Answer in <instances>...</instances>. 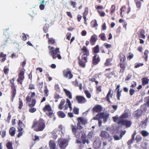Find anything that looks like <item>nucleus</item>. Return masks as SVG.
I'll list each match as a JSON object with an SVG mask.
<instances>
[{
  "mask_svg": "<svg viewBox=\"0 0 149 149\" xmlns=\"http://www.w3.org/2000/svg\"><path fill=\"white\" fill-rule=\"evenodd\" d=\"M109 116V114L108 113H102L98 114L95 117L93 118V119L94 120H99L100 118L101 119H103L104 122L105 123L107 121Z\"/></svg>",
  "mask_w": 149,
  "mask_h": 149,
  "instance_id": "obj_3",
  "label": "nucleus"
},
{
  "mask_svg": "<svg viewBox=\"0 0 149 149\" xmlns=\"http://www.w3.org/2000/svg\"><path fill=\"white\" fill-rule=\"evenodd\" d=\"M3 70L4 73L5 74H8L9 71V70L6 66H5L4 67Z\"/></svg>",
  "mask_w": 149,
  "mask_h": 149,
  "instance_id": "obj_49",
  "label": "nucleus"
},
{
  "mask_svg": "<svg viewBox=\"0 0 149 149\" xmlns=\"http://www.w3.org/2000/svg\"><path fill=\"white\" fill-rule=\"evenodd\" d=\"M68 141L65 139L60 138L58 140V143L60 148L65 149L68 145Z\"/></svg>",
  "mask_w": 149,
  "mask_h": 149,
  "instance_id": "obj_4",
  "label": "nucleus"
},
{
  "mask_svg": "<svg viewBox=\"0 0 149 149\" xmlns=\"http://www.w3.org/2000/svg\"><path fill=\"white\" fill-rule=\"evenodd\" d=\"M97 11L100 14V15L102 17H104L105 15V13L102 12L101 10H98Z\"/></svg>",
  "mask_w": 149,
  "mask_h": 149,
  "instance_id": "obj_40",
  "label": "nucleus"
},
{
  "mask_svg": "<svg viewBox=\"0 0 149 149\" xmlns=\"http://www.w3.org/2000/svg\"><path fill=\"white\" fill-rule=\"evenodd\" d=\"M77 119L78 123L82 125L85 124L87 122V120L86 119H85L82 118H79Z\"/></svg>",
  "mask_w": 149,
  "mask_h": 149,
  "instance_id": "obj_17",
  "label": "nucleus"
},
{
  "mask_svg": "<svg viewBox=\"0 0 149 149\" xmlns=\"http://www.w3.org/2000/svg\"><path fill=\"white\" fill-rule=\"evenodd\" d=\"M112 94H111V90L110 89V91L108 92L106 97V98L107 100L109 102H110V101L109 100V97H112Z\"/></svg>",
  "mask_w": 149,
  "mask_h": 149,
  "instance_id": "obj_21",
  "label": "nucleus"
},
{
  "mask_svg": "<svg viewBox=\"0 0 149 149\" xmlns=\"http://www.w3.org/2000/svg\"><path fill=\"white\" fill-rule=\"evenodd\" d=\"M143 65V64L142 63H139L138 64H136L135 66V68H138L140 66H142Z\"/></svg>",
  "mask_w": 149,
  "mask_h": 149,
  "instance_id": "obj_53",
  "label": "nucleus"
},
{
  "mask_svg": "<svg viewBox=\"0 0 149 149\" xmlns=\"http://www.w3.org/2000/svg\"><path fill=\"white\" fill-rule=\"evenodd\" d=\"M124 8H125V6H123L121 8H120V11H121V12H120V15L122 17H123V15H122V11H123V9Z\"/></svg>",
  "mask_w": 149,
  "mask_h": 149,
  "instance_id": "obj_63",
  "label": "nucleus"
},
{
  "mask_svg": "<svg viewBox=\"0 0 149 149\" xmlns=\"http://www.w3.org/2000/svg\"><path fill=\"white\" fill-rule=\"evenodd\" d=\"M93 132H91L88 133V136L89 138H91L93 136Z\"/></svg>",
  "mask_w": 149,
  "mask_h": 149,
  "instance_id": "obj_51",
  "label": "nucleus"
},
{
  "mask_svg": "<svg viewBox=\"0 0 149 149\" xmlns=\"http://www.w3.org/2000/svg\"><path fill=\"white\" fill-rule=\"evenodd\" d=\"M12 144L10 142H9L7 143L6 146L8 149H13L12 148Z\"/></svg>",
  "mask_w": 149,
  "mask_h": 149,
  "instance_id": "obj_28",
  "label": "nucleus"
},
{
  "mask_svg": "<svg viewBox=\"0 0 149 149\" xmlns=\"http://www.w3.org/2000/svg\"><path fill=\"white\" fill-rule=\"evenodd\" d=\"M19 109H21L23 103H22V101H21L20 100V99H19Z\"/></svg>",
  "mask_w": 149,
  "mask_h": 149,
  "instance_id": "obj_52",
  "label": "nucleus"
},
{
  "mask_svg": "<svg viewBox=\"0 0 149 149\" xmlns=\"http://www.w3.org/2000/svg\"><path fill=\"white\" fill-rule=\"evenodd\" d=\"M6 54H4L2 52L0 54V57L3 58L1 60V61L2 62H3L6 59Z\"/></svg>",
  "mask_w": 149,
  "mask_h": 149,
  "instance_id": "obj_27",
  "label": "nucleus"
},
{
  "mask_svg": "<svg viewBox=\"0 0 149 149\" xmlns=\"http://www.w3.org/2000/svg\"><path fill=\"white\" fill-rule=\"evenodd\" d=\"M96 56L97 55H95L94 56L93 60V63L95 64H97L99 61L98 58H96Z\"/></svg>",
  "mask_w": 149,
  "mask_h": 149,
  "instance_id": "obj_30",
  "label": "nucleus"
},
{
  "mask_svg": "<svg viewBox=\"0 0 149 149\" xmlns=\"http://www.w3.org/2000/svg\"><path fill=\"white\" fill-rule=\"evenodd\" d=\"M85 93L86 94L87 97L88 98H89L91 97V94L88 91H85Z\"/></svg>",
  "mask_w": 149,
  "mask_h": 149,
  "instance_id": "obj_47",
  "label": "nucleus"
},
{
  "mask_svg": "<svg viewBox=\"0 0 149 149\" xmlns=\"http://www.w3.org/2000/svg\"><path fill=\"white\" fill-rule=\"evenodd\" d=\"M18 125L19 127H23L24 126V124L22 123V121L20 120H19Z\"/></svg>",
  "mask_w": 149,
  "mask_h": 149,
  "instance_id": "obj_54",
  "label": "nucleus"
},
{
  "mask_svg": "<svg viewBox=\"0 0 149 149\" xmlns=\"http://www.w3.org/2000/svg\"><path fill=\"white\" fill-rule=\"evenodd\" d=\"M148 119H146L144 121L141 122V127L143 128H146L147 124Z\"/></svg>",
  "mask_w": 149,
  "mask_h": 149,
  "instance_id": "obj_22",
  "label": "nucleus"
},
{
  "mask_svg": "<svg viewBox=\"0 0 149 149\" xmlns=\"http://www.w3.org/2000/svg\"><path fill=\"white\" fill-rule=\"evenodd\" d=\"M142 139V138L141 136L137 135L136 138V141L137 142H139L141 141Z\"/></svg>",
  "mask_w": 149,
  "mask_h": 149,
  "instance_id": "obj_41",
  "label": "nucleus"
},
{
  "mask_svg": "<svg viewBox=\"0 0 149 149\" xmlns=\"http://www.w3.org/2000/svg\"><path fill=\"white\" fill-rule=\"evenodd\" d=\"M99 36L101 38V39L102 40L104 41L106 40V38L104 34H101Z\"/></svg>",
  "mask_w": 149,
  "mask_h": 149,
  "instance_id": "obj_37",
  "label": "nucleus"
},
{
  "mask_svg": "<svg viewBox=\"0 0 149 149\" xmlns=\"http://www.w3.org/2000/svg\"><path fill=\"white\" fill-rule=\"evenodd\" d=\"M92 25L93 24V27H95L97 26L98 25V24L97 23V22L96 20H93L91 22Z\"/></svg>",
  "mask_w": 149,
  "mask_h": 149,
  "instance_id": "obj_42",
  "label": "nucleus"
},
{
  "mask_svg": "<svg viewBox=\"0 0 149 149\" xmlns=\"http://www.w3.org/2000/svg\"><path fill=\"white\" fill-rule=\"evenodd\" d=\"M74 113L76 114H79V109L76 107H74Z\"/></svg>",
  "mask_w": 149,
  "mask_h": 149,
  "instance_id": "obj_48",
  "label": "nucleus"
},
{
  "mask_svg": "<svg viewBox=\"0 0 149 149\" xmlns=\"http://www.w3.org/2000/svg\"><path fill=\"white\" fill-rule=\"evenodd\" d=\"M63 75L64 77L68 79H71L73 76V75L70 71L67 70L63 72Z\"/></svg>",
  "mask_w": 149,
  "mask_h": 149,
  "instance_id": "obj_10",
  "label": "nucleus"
},
{
  "mask_svg": "<svg viewBox=\"0 0 149 149\" xmlns=\"http://www.w3.org/2000/svg\"><path fill=\"white\" fill-rule=\"evenodd\" d=\"M118 123L121 125H125L126 127H128L131 126L132 123L131 121L127 120H124L120 119L118 121Z\"/></svg>",
  "mask_w": 149,
  "mask_h": 149,
  "instance_id": "obj_6",
  "label": "nucleus"
},
{
  "mask_svg": "<svg viewBox=\"0 0 149 149\" xmlns=\"http://www.w3.org/2000/svg\"><path fill=\"white\" fill-rule=\"evenodd\" d=\"M82 124H80L79 123H78L77 124V128L79 130H81L82 128V127L81 125Z\"/></svg>",
  "mask_w": 149,
  "mask_h": 149,
  "instance_id": "obj_57",
  "label": "nucleus"
},
{
  "mask_svg": "<svg viewBox=\"0 0 149 149\" xmlns=\"http://www.w3.org/2000/svg\"><path fill=\"white\" fill-rule=\"evenodd\" d=\"M54 97L56 99H58L61 98V97L58 95L56 94L54 95Z\"/></svg>",
  "mask_w": 149,
  "mask_h": 149,
  "instance_id": "obj_59",
  "label": "nucleus"
},
{
  "mask_svg": "<svg viewBox=\"0 0 149 149\" xmlns=\"http://www.w3.org/2000/svg\"><path fill=\"white\" fill-rule=\"evenodd\" d=\"M59 116L60 118H63L65 116V114L61 111H59L58 112Z\"/></svg>",
  "mask_w": 149,
  "mask_h": 149,
  "instance_id": "obj_35",
  "label": "nucleus"
},
{
  "mask_svg": "<svg viewBox=\"0 0 149 149\" xmlns=\"http://www.w3.org/2000/svg\"><path fill=\"white\" fill-rule=\"evenodd\" d=\"M48 42L49 44H53L55 42V41L54 39L52 38H49Z\"/></svg>",
  "mask_w": 149,
  "mask_h": 149,
  "instance_id": "obj_43",
  "label": "nucleus"
},
{
  "mask_svg": "<svg viewBox=\"0 0 149 149\" xmlns=\"http://www.w3.org/2000/svg\"><path fill=\"white\" fill-rule=\"evenodd\" d=\"M93 111L97 112H99L102 110V108L101 106L99 105L95 107L93 109Z\"/></svg>",
  "mask_w": 149,
  "mask_h": 149,
  "instance_id": "obj_15",
  "label": "nucleus"
},
{
  "mask_svg": "<svg viewBox=\"0 0 149 149\" xmlns=\"http://www.w3.org/2000/svg\"><path fill=\"white\" fill-rule=\"evenodd\" d=\"M114 72H111L110 74H106V76L109 79H110L112 77V76L111 75H113Z\"/></svg>",
  "mask_w": 149,
  "mask_h": 149,
  "instance_id": "obj_44",
  "label": "nucleus"
},
{
  "mask_svg": "<svg viewBox=\"0 0 149 149\" xmlns=\"http://www.w3.org/2000/svg\"><path fill=\"white\" fill-rule=\"evenodd\" d=\"M36 108L33 107H31V108L29 109V111L30 112L33 113L36 111Z\"/></svg>",
  "mask_w": 149,
  "mask_h": 149,
  "instance_id": "obj_46",
  "label": "nucleus"
},
{
  "mask_svg": "<svg viewBox=\"0 0 149 149\" xmlns=\"http://www.w3.org/2000/svg\"><path fill=\"white\" fill-rule=\"evenodd\" d=\"M71 104L70 101V100L67 99H66V104L64 109L65 110H66L68 109V107L70 108V110H71L72 109V107H71Z\"/></svg>",
  "mask_w": 149,
  "mask_h": 149,
  "instance_id": "obj_14",
  "label": "nucleus"
},
{
  "mask_svg": "<svg viewBox=\"0 0 149 149\" xmlns=\"http://www.w3.org/2000/svg\"><path fill=\"white\" fill-rule=\"evenodd\" d=\"M100 136L103 138H107L109 136V135L107 132L105 131H102L101 132Z\"/></svg>",
  "mask_w": 149,
  "mask_h": 149,
  "instance_id": "obj_12",
  "label": "nucleus"
},
{
  "mask_svg": "<svg viewBox=\"0 0 149 149\" xmlns=\"http://www.w3.org/2000/svg\"><path fill=\"white\" fill-rule=\"evenodd\" d=\"M141 133L144 136H146L148 134V133L146 131L143 130L141 131Z\"/></svg>",
  "mask_w": 149,
  "mask_h": 149,
  "instance_id": "obj_38",
  "label": "nucleus"
},
{
  "mask_svg": "<svg viewBox=\"0 0 149 149\" xmlns=\"http://www.w3.org/2000/svg\"><path fill=\"white\" fill-rule=\"evenodd\" d=\"M93 52L95 53H97L99 52V46L98 45L94 48Z\"/></svg>",
  "mask_w": 149,
  "mask_h": 149,
  "instance_id": "obj_32",
  "label": "nucleus"
},
{
  "mask_svg": "<svg viewBox=\"0 0 149 149\" xmlns=\"http://www.w3.org/2000/svg\"><path fill=\"white\" fill-rule=\"evenodd\" d=\"M36 101L34 99H32V102L31 103H29V106L30 107H33L35 104Z\"/></svg>",
  "mask_w": 149,
  "mask_h": 149,
  "instance_id": "obj_34",
  "label": "nucleus"
},
{
  "mask_svg": "<svg viewBox=\"0 0 149 149\" xmlns=\"http://www.w3.org/2000/svg\"><path fill=\"white\" fill-rule=\"evenodd\" d=\"M16 93L15 90H13V93H12L13 95H12V101H13V98L15 97V96L16 94Z\"/></svg>",
  "mask_w": 149,
  "mask_h": 149,
  "instance_id": "obj_62",
  "label": "nucleus"
},
{
  "mask_svg": "<svg viewBox=\"0 0 149 149\" xmlns=\"http://www.w3.org/2000/svg\"><path fill=\"white\" fill-rule=\"evenodd\" d=\"M79 137H80V136L81 135V138L82 140V143L84 144L85 143H86L87 144H88L89 142L88 140L84 139L85 137V134L82 132H80L79 133Z\"/></svg>",
  "mask_w": 149,
  "mask_h": 149,
  "instance_id": "obj_9",
  "label": "nucleus"
},
{
  "mask_svg": "<svg viewBox=\"0 0 149 149\" xmlns=\"http://www.w3.org/2000/svg\"><path fill=\"white\" fill-rule=\"evenodd\" d=\"M44 122V120L42 119H40L38 121L35 119L31 128L36 131H42L45 127V124Z\"/></svg>",
  "mask_w": 149,
  "mask_h": 149,
  "instance_id": "obj_1",
  "label": "nucleus"
},
{
  "mask_svg": "<svg viewBox=\"0 0 149 149\" xmlns=\"http://www.w3.org/2000/svg\"><path fill=\"white\" fill-rule=\"evenodd\" d=\"M65 102V100L62 99L58 105V108L60 109H63L62 106L63 105Z\"/></svg>",
  "mask_w": 149,
  "mask_h": 149,
  "instance_id": "obj_24",
  "label": "nucleus"
},
{
  "mask_svg": "<svg viewBox=\"0 0 149 149\" xmlns=\"http://www.w3.org/2000/svg\"><path fill=\"white\" fill-rule=\"evenodd\" d=\"M87 56L86 54H83L81 59H80L79 57H78V58L79 60V64L82 67L84 68L85 67V63L87 62Z\"/></svg>",
  "mask_w": 149,
  "mask_h": 149,
  "instance_id": "obj_5",
  "label": "nucleus"
},
{
  "mask_svg": "<svg viewBox=\"0 0 149 149\" xmlns=\"http://www.w3.org/2000/svg\"><path fill=\"white\" fill-rule=\"evenodd\" d=\"M111 61V59L109 58L107 59L105 63V65L108 66L111 65L112 64L110 63Z\"/></svg>",
  "mask_w": 149,
  "mask_h": 149,
  "instance_id": "obj_29",
  "label": "nucleus"
},
{
  "mask_svg": "<svg viewBox=\"0 0 149 149\" xmlns=\"http://www.w3.org/2000/svg\"><path fill=\"white\" fill-rule=\"evenodd\" d=\"M29 88L30 89H34V86L33 84H30L29 86Z\"/></svg>",
  "mask_w": 149,
  "mask_h": 149,
  "instance_id": "obj_64",
  "label": "nucleus"
},
{
  "mask_svg": "<svg viewBox=\"0 0 149 149\" xmlns=\"http://www.w3.org/2000/svg\"><path fill=\"white\" fill-rule=\"evenodd\" d=\"M82 51H83V54H86L87 56L89 55V53L88 50L87 49V48L85 47H84L82 49Z\"/></svg>",
  "mask_w": 149,
  "mask_h": 149,
  "instance_id": "obj_26",
  "label": "nucleus"
},
{
  "mask_svg": "<svg viewBox=\"0 0 149 149\" xmlns=\"http://www.w3.org/2000/svg\"><path fill=\"white\" fill-rule=\"evenodd\" d=\"M48 48L49 50V53L52 57L54 59H55L57 57H58L59 59H60L61 58V57L60 54L57 55L58 53H60L58 48H56L55 50H54V47H53L49 46Z\"/></svg>",
  "mask_w": 149,
  "mask_h": 149,
  "instance_id": "obj_2",
  "label": "nucleus"
},
{
  "mask_svg": "<svg viewBox=\"0 0 149 149\" xmlns=\"http://www.w3.org/2000/svg\"><path fill=\"white\" fill-rule=\"evenodd\" d=\"M128 113L124 112L122 115L119 117L118 120L120 119L123 120V119L126 118L128 116Z\"/></svg>",
  "mask_w": 149,
  "mask_h": 149,
  "instance_id": "obj_16",
  "label": "nucleus"
},
{
  "mask_svg": "<svg viewBox=\"0 0 149 149\" xmlns=\"http://www.w3.org/2000/svg\"><path fill=\"white\" fill-rule=\"evenodd\" d=\"M145 33L144 30L143 29H141L139 34L140 37L143 38H146L145 36L144 35Z\"/></svg>",
  "mask_w": 149,
  "mask_h": 149,
  "instance_id": "obj_25",
  "label": "nucleus"
},
{
  "mask_svg": "<svg viewBox=\"0 0 149 149\" xmlns=\"http://www.w3.org/2000/svg\"><path fill=\"white\" fill-rule=\"evenodd\" d=\"M113 137L114 139V140L116 141L119 140L121 139L122 138V136H120H120H119L118 135H114Z\"/></svg>",
  "mask_w": 149,
  "mask_h": 149,
  "instance_id": "obj_31",
  "label": "nucleus"
},
{
  "mask_svg": "<svg viewBox=\"0 0 149 149\" xmlns=\"http://www.w3.org/2000/svg\"><path fill=\"white\" fill-rule=\"evenodd\" d=\"M111 13H113L115 10V7L114 5H113L111 7Z\"/></svg>",
  "mask_w": 149,
  "mask_h": 149,
  "instance_id": "obj_60",
  "label": "nucleus"
},
{
  "mask_svg": "<svg viewBox=\"0 0 149 149\" xmlns=\"http://www.w3.org/2000/svg\"><path fill=\"white\" fill-rule=\"evenodd\" d=\"M149 79L147 78L144 77L142 79V84L143 85H145L148 83Z\"/></svg>",
  "mask_w": 149,
  "mask_h": 149,
  "instance_id": "obj_20",
  "label": "nucleus"
},
{
  "mask_svg": "<svg viewBox=\"0 0 149 149\" xmlns=\"http://www.w3.org/2000/svg\"><path fill=\"white\" fill-rule=\"evenodd\" d=\"M104 46L106 47L107 48H111V45L108 44L107 43H105L104 44Z\"/></svg>",
  "mask_w": 149,
  "mask_h": 149,
  "instance_id": "obj_58",
  "label": "nucleus"
},
{
  "mask_svg": "<svg viewBox=\"0 0 149 149\" xmlns=\"http://www.w3.org/2000/svg\"><path fill=\"white\" fill-rule=\"evenodd\" d=\"M97 36L95 35L92 36L91 38V40L93 42H95L97 40Z\"/></svg>",
  "mask_w": 149,
  "mask_h": 149,
  "instance_id": "obj_36",
  "label": "nucleus"
},
{
  "mask_svg": "<svg viewBox=\"0 0 149 149\" xmlns=\"http://www.w3.org/2000/svg\"><path fill=\"white\" fill-rule=\"evenodd\" d=\"M43 110L45 111L46 110H47L49 111H51V108L49 105H46L45 108L43 109Z\"/></svg>",
  "mask_w": 149,
  "mask_h": 149,
  "instance_id": "obj_33",
  "label": "nucleus"
},
{
  "mask_svg": "<svg viewBox=\"0 0 149 149\" xmlns=\"http://www.w3.org/2000/svg\"><path fill=\"white\" fill-rule=\"evenodd\" d=\"M28 36L27 35H25L24 33H23L22 34V39L24 40H25L26 39V36Z\"/></svg>",
  "mask_w": 149,
  "mask_h": 149,
  "instance_id": "obj_55",
  "label": "nucleus"
},
{
  "mask_svg": "<svg viewBox=\"0 0 149 149\" xmlns=\"http://www.w3.org/2000/svg\"><path fill=\"white\" fill-rule=\"evenodd\" d=\"M63 91L65 93L66 95L70 99L72 98V94L71 92L66 89L64 88Z\"/></svg>",
  "mask_w": 149,
  "mask_h": 149,
  "instance_id": "obj_18",
  "label": "nucleus"
},
{
  "mask_svg": "<svg viewBox=\"0 0 149 149\" xmlns=\"http://www.w3.org/2000/svg\"><path fill=\"white\" fill-rule=\"evenodd\" d=\"M71 127L72 132L74 134V135H75L77 130L78 129L75 126L73 125H71Z\"/></svg>",
  "mask_w": 149,
  "mask_h": 149,
  "instance_id": "obj_23",
  "label": "nucleus"
},
{
  "mask_svg": "<svg viewBox=\"0 0 149 149\" xmlns=\"http://www.w3.org/2000/svg\"><path fill=\"white\" fill-rule=\"evenodd\" d=\"M113 119L114 121L115 122H116L117 121H118V119H119V118H118V115H117L116 116L113 117Z\"/></svg>",
  "mask_w": 149,
  "mask_h": 149,
  "instance_id": "obj_50",
  "label": "nucleus"
},
{
  "mask_svg": "<svg viewBox=\"0 0 149 149\" xmlns=\"http://www.w3.org/2000/svg\"><path fill=\"white\" fill-rule=\"evenodd\" d=\"M120 89H119L118 90L117 93V99L118 100H120V96L121 95V91H119Z\"/></svg>",
  "mask_w": 149,
  "mask_h": 149,
  "instance_id": "obj_39",
  "label": "nucleus"
},
{
  "mask_svg": "<svg viewBox=\"0 0 149 149\" xmlns=\"http://www.w3.org/2000/svg\"><path fill=\"white\" fill-rule=\"evenodd\" d=\"M142 111L140 110H138L135 111L133 114L134 117L138 118L141 115Z\"/></svg>",
  "mask_w": 149,
  "mask_h": 149,
  "instance_id": "obj_13",
  "label": "nucleus"
},
{
  "mask_svg": "<svg viewBox=\"0 0 149 149\" xmlns=\"http://www.w3.org/2000/svg\"><path fill=\"white\" fill-rule=\"evenodd\" d=\"M132 75L130 74H129L125 79L126 81L129 80L132 77Z\"/></svg>",
  "mask_w": 149,
  "mask_h": 149,
  "instance_id": "obj_56",
  "label": "nucleus"
},
{
  "mask_svg": "<svg viewBox=\"0 0 149 149\" xmlns=\"http://www.w3.org/2000/svg\"><path fill=\"white\" fill-rule=\"evenodd\" d=\"M15 132V129L14 127H11L9 131V132L12 136H14Z\"/></svg>",
  "mask_w": 149,
  "mask_h": 149,
  "instance_id": "obj_19",
  "label": "nucleus"
},
{
  "mask_svg": "<svg viewBox=\"0 0 149 149\" xmlns=\"http://www.w3.org/2000/svg\"><path fill=\"white\" fill-rule=\"evenodd\" d=\"M75 98L77 102L79 104H84L86 102L85 98L82 96H77Z\"/></svg>",
  "mask_w": 149,
  "mask_h": 149,
  "instance_id": "obj_7",
  "label": "nucleus"
},
{
  "mask_svg": "<svg viewBox=\"0 0 149 149\" xmlns=\"http://www.w3.org/2000/svg\"><path fill=\"white\" fill-rule=\"evenodd\" d=\"M49 149H56V144L54 141L50 140L49 142Z\"/></svg>",
  "mask_w": 149,
  "mask_h": 149,
  "instance_id": "obj_11",
  "label": "nucleus"
},
{
  "mask_svg": "<svg viewBox=\"0 0 149 149\" xmlns=\"http://www.w3.org/2000/svg\"><path fill=\"white\" fill-rule=\"evenodd\" d=\"M88 13V10L87 8H86L84 11L83 13V15H86Z\"/></svg>",
  "mask_w": 149,
  "mask_h": 149,
  "instance_id": "obj_61",
  "label": "nucleus"
},
{
  "mask_svg": "<svg viewBox=\"0 0 149 149\" xmlns=\"http://www.w3.org/2000/svg\"><path fill=\"white\" fill-rule=\"evenodd\" d=\"M24 71L23 70H22L19 75V77L17 79V81L18 83L21 84H22V81L24 79Z\"/></svg>",
  "mask_w": 149,
  "mask_h": 149,
  "instance_id": "obj_8",
  "label": "nucleus"
},
{
  "mask_svg": "<svg viewBox=\"0 0 149 149\" xmlns=\"http://www.w3.org/2000/svg\"><path fill=\"white\" fill-rule=\"evenodd\" d=\"M130 95L132 96L133 95L135 91L132 88H130Z\"/></svg>",
  "mask_w": 149,
  "mask_h": 149,
  "instance_id": "obj_45",
  "label": "nucleus"
}]
</instances>
